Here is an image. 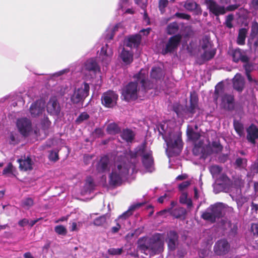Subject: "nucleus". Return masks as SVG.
<instances>
[{"label":"nucleus","instance_id":"1","mask_svg":"<svg viewBox=\"0 0 258 258\" xmlns=\"http://www.w3.org/2000/svg\"><path fill=\"white\" fill-rule=\"evenodd\" d=\"M141 156L142 157L143 164L149 172L154 170V162L152 152L147 148L145 144H143L139 147L135 155H130L133 158L134 156ZM129 155H119L112 168V171L109 175V183L112 185H119L126 178L128 173L129 167L131 165L128 162Z\"/></svg>","mask_w":258,"mask_h":258},{"label":"nucleus","instance_id":"2","mask_svg":"<svg viewBox=\"0 0 258 258\" xmlns=\"http://www.w3.org/2000/svg\"><path fill=\"white\" fill-rule=\"evenodd\" d=\"M148 72V69H142L138 74L134 76L136 82H131L122 89V96L124 100L129 101L137 98L138 92L140 90L138 88L139 83L142 85L144 89H148L153 87L152 85H150V84L147 85L148 82L146 81Z\"/></svg>","mask_w":258,"mask_h":258},{"label":"nucleus","instance_id":"3","mask_svg":"<svg viewBox=\"0 0 258 258\" xmlns=\"http://www.w3.org/2000/svg\"><path fill=\"white\" fill-rule=\"evenodd\" d=\"M168 124L164 123L161 125V128L163 133L160 131L162 134L163 138L166 143L167 148L166 153L168 156L171 157L175 155H178L181 152L182 144L181 139V135L179 133H174L171 129H166Z\"/></svg>","mask_w":258,"mask_h":258},{"label":"nucleus","instance_id":"4","mask_svg":"<svg viewBox=\"0 0 258 258\" xmlns=\"http://www.w3.org/2000/svg\"><path fill=\"white\" fill-rule=\"evenodd\" d=\"M215 93L218 95L220 99V105L221 107L232 110L234 107L233 96L224 93V89L222 83H219L215 87Z\"/></svg>","mask_w":258,"mask_h":258},{"label":"nucleus","instance_id":"5","mask_svg":"<svg viewBox=\"0 0 258 258\" xmlns=\"http://www.w3.org/2000/svg\"><path fill=\"white\" fill-rule=\"evenodd\" d=\"M225 206L222 203H217L210 206L205 212L202 214L203 219L210 222H214L216 218H219L224 210Z\"/></svg>","mask_w":258,"mask_h":258},{"label":"nucleus","instance_id":"6","mask_svg":"<svg viewBox=\"0 0 258 258\" xmlns=\"http://www.w3.org/2000/svg\"><path fill=\"white\" fill-rule=\"evenodd\" d=\"M202 48L204 52L202 57L206 60H209L214 57L215 54V50L212 48L209 38L206 36L201 41Z\"/></svg>","mask_w":258,"mask_h":258},{"label":"nucleus","instance_id":"7","mask_svg":"<svg viewBox=\"0 0 258 258\" xmlns=\"http://www.w3.org/2000/svg\"><path fill=\"white\" fill-rule=\"evenodd\" d=\"M153 240V246L152 247V251L148 247H143L142 248V252H144L146 255L153 254L156 253L157 251H160L163 246V236L160 234H157L154 235Z\"/></svg>","mask_w":258,"mask_h":258},{"label":"nucleus","instance_id":"8","mask_svg":"<svg viewBox=\"0 0 258 258\" xmlns=\"http://www.w3.org/2000/svg\"><path fill=\"white\" fill-rule=\"evenodd\" d=\"M140 204H137L132 206L130 209L121 215H120L116 220L117 225L116 226L112 228V231L114 233L117 232L119 229L121 227V224H124L126 222V219L132 214V211L137 207H139Z\"/></svg>","mask_w":258,"mask_h":258},{"label":"nucleus","instance_id":"9","mask_svg":"<svg viewBox=\"0 0 258 258\" xmlns=\"http://www.w3.org/2000/svg\"><path fill=\"white\" fill-rule=\"evenodd\" d=\"M17 127L19 132L23 136H27L32 131L31 121L26 118L18 119Z\"/></svg>","mask_w":258,"mask_h":258},{"label":"nucleus","instance_id":"10","mask_svg":"<svg viewBox=\"0 0 258 258\" xmlns=\"http://www.w3.org/2000/svg\"><path fill=\"white\" fill-rule=\"evenodd\" d=\"M118 95L113 91H108L102 96V104L107 107H112L116 103Z\"/></svg>","mask_w":258,"mask_h":258},{"label":"nucleus","instance_id":"11","mask_svg":"<svg viewBox=\"0 0 258 258\" xmlns=\"http://www.w3.org/2000/svg\"><path fill=\"white\" fill-rule=\"evenodd\" d=\"M86 71L92 72L95 74H99V77H101L100 69L94 58H90L84 63L82 72L85 74Z\"/></svg>","mask_w":258,"mask_h":258},{"label":"nucleus","instance_id":"12","mask_svg":"<svg viewBox=\"0 0 258 258\" xmlns=\"http://www.w3.org/2000/svg\"><path fill=\"white\" fill-rule=\"evenodd\" d=\"M181 39V37L179 35H176L171 37L167 43L165 48L162 50V53L166 54L168 52L174 51L177 48Z\"/></svg>","mask_w":258,"mask_h":258},{"label":"nucleus","instance_id":"13","mask_svg":"<svg viewBox=\"0 0 258 258\" xmlns=\"http://www.w3.org/2000/svg\"><path fill=\"white\" fill-rule=\"evenodd\" d=\"M229 249V244L225 239H222L217 241L214 246V251L217 255H223L226 254Z\"/></svg>","mask_w":258,"mask_h":258},{"label":"nucleus","instance_id":"14","mask_svg":"<svg viewBox=\"0 0 258 258\" xmlns=\"http://www.w3.org/2000/svg\"><path fill=\"white\" fill-rule=\"evenodd\" d=\"M206 4L210 12L216 16L223 15L226 12L224 7L218 5L216 2L213 1H207Z\"/></svg>","mask_w":258,"mask_h":258},{"label":"nucleus","instance_id":"15","mask_svg":"<svg viewBox=\"0 0 258 258\" xmlns=\"http://www.w3.org/2000/svg\"><path fill=\"white\" fill-rule=\"evenodd\" d=\"M45 102L40 99L33 103L30 108V111L32 116H36L42 113L44 110Z\"/></svg>","mask_w":258,"mask_h":258},{"label":"nucleus","instance_id":"16","mask_svg":"<svg viewBox=\"0 0 258 258\" xmlns=\"http://www.w3.org/2000/svg\"><path fill=\"white\" fill-rule=\"evenodd\" d=\"M112 54L113 52L112 49L111 48H109L107 45L102 47L100 55L102 62L105 64L109 63L111 60Z\"/></svg>","mask_w":258,"mask_h":258},{"label":"nucleus","instance_id":"17","mask_svg":"<svg viewBox=\"0 0 258 258\" xmlns=\"http://www.w3.org/2000/svg\"><path fill=\"white\" fill-rule=\"evenodd\" d=\"M19 163V167L24 171L31 170L33 168V162L30 157H24L23 159L18 160Z\"/></svg>","mask_w":258,"mask_h":258},{"label":"nucleus","instance_id":"18","mask_svg":"<svg viewBox=\"0 0 258 258\" xmlns=\"http://www.w3.org/2000/svg\"><path fill=\"white\" fill-rule=\"evenodd\" d=\"M141 37L140 35L137 34L126 38L124 40V44L129 47H137L140 43Z\"/></svg>","mask_w":258,"mask_h":258},{"label":"nucleus","instance_id":"19","mask_svg":"<svg viewBox=\"0 0 258 258\" xmlns=\"http://www.w3.org/2000/svg\"><path fill=\"white\" fill-rule=\"evenodd\" d=\"M48 112L53 115H57L60 111L59 105L55 98L50 99L47 105Z\"/></svg>","mask_w":258,"mask_h":258},{"label":"nucleus","instance_id":"20","mask_svg":"<svg viewBox=\"0 0 258 258\" xmlns=\"http://www.w3.org/2000/svg\"><path fill=\"white\" fill-rule=\"evenodd\" d=\"M232 56L233 61L235 62H237L239 60L242 62H246L248 60L245 52L239 48L233 50L232 51Z\"/></svg>","mask_w":258,"mask_h":258},{"label":"nucleus","instance_id":"21","mask_svg":"<svg viewBox=\"0 0 258 258\" xmlns=\"http://www.w3.org/2000/svg\"><path fill=\"white\" fill-rule=\"evenodd\" d=\"M130 7V3L128 0H120L119 9L123 14H133L134 13V9Z\"/></svg>","mask_w":258,"mask_h":258},{"label":"nucleus","instance_id":"22","mask_svg":"<svg viewBox=\"0 0 258 258\" xmlns=\"http://www.w3.org/2000/svg\"><path fill=\"white\" fill-rule=\"evenodd\" d=\"M234 88L238 91H241L244 87V79L239 74H237L233 79Z\"/></svg>","mask_w":258,"mask_h":258},{"label":"nucleus","instance_id":"23","mask_svg":"<svg viewBox=\"0 0 258 258\" xmlns=\"http://www.w3.org/2000/svg\"><path fill=\"white\" fill-rule=\"evenodd\" d=\"M247 140L251 142L254 143L255 139L258 138V129L254 125H250L247 130Z\"/></svg>","mask_w":258,"mask_h":258},{"label":"nucleus","instance_id":"24","mask_svg":"<svg viewBox=\"0 0 258 258\" xmlns=\"http://www.w3.org/2000/svg\"><path fill=\"white\" fill-rule=\"evenodd\" d=\"M133 53L130 50L123 48L120 54V57L125 64H129L133 61Z\"/></svg>","mask_w":258,"mask_h":258},{"label":"nucleus","instance_id":"25","mask_svg":"<svg viewBox=\"0 0 258 258\" xmlns=\"http://www.w3.org/2000/svg\"><path fill=\"white\" fill-rule=\"evenodd\" d=\"M177 236L174 231H171L168 234V245L170 250H173L175 248Z\"/></svg>","mask_w":258,"mask_h":258},{"label":"nucleus","instance_id":"26","mask_svg":"<svg viewBox=\"0 0 258 258\" xmlns=\"http://www.w3.org/2000/svg\"><path fill=\"white\" fill-rule=\"evenodd\" d=\"M109 159L107 156L102 157L98 164L97 169L100 172H103L108 169Z\"/></svg>","mask_w":258,"mask_h":258},{"label":"nucleus","instance_id":"27","mask_svg":"<svg viewBox=\"0 0 258 258\" xmlns=\"http://www.w3.org/2000/svg\"><path fill=\"white\" fill-rule=\"evenodd\" d=\"M79 94L83 97V99L86 98L89 94V86L87 83H83L78 88H76Z\"/></svg>","mask_w":258,"mask_h":258},{"label":"nucleus","instance_id":"28","mask_svg":"<svg viewBox=\"0 0 258 258\" xmlns=\"http://www.w3.org/2000/svg\"><path fill=\"white\" fill-rule=\"evenodd\" d=\"M135 134L129 129L124 130L121 134V137L124 140L127 142H131L134 139Z\"/></svg>","mask_w":258,"mask_h":258},{"label":"nucleus","instance_id":"29","mask_svg":"<svg viewBox=\"0 0 258 258\" xmlns=\"http://www.w3.org/2000/svg\"><path fill=\"white\" fill-rule=\"evenodd\" d=\"M247 29L242 28L239 30V34L237 38V43L239 45H243L244 43L246 35L247 33Z\"/></svg>","mask_w":258,"mask_h":258},{"label":"nucleus","instance_id":"30","mask_svg":"<svg viewBox=\"0 0 258 258\" xmlns=\"http://www.w3.org/2000/svg\"><path fill=\"white\" fill-rule=\"evenodd\" d=\"M122 25L121 23H119L114 26L113 28H110V30H108L107 32L108 34H106L105 39H111L114 35V33L117 31L118 29L122 28Z\"/></svg>","mask_w":258,"mask_h":258},{"label":"nucleus","instance_id":"31","mask_svg":"<svg viewBox=\"0 0 258 258\" xmlns=\"http://www.w3.org/2000/svg\"><path fill=\"white\" fill-rule=\"evenodd\" d=\"M33 204V200L31 198H27L22 201L21 206L23 208L28 210Z\"/></svg>","mask_w":258,"mask_h":258},{"label":"nucleus","instance_id":"32","mask_svg":"<svg viewBox=\"0 0 258 258\" xmlns=\"http://www.w3.org/2000/svg\"><path fill=\"white\" fill-rule=\"evenodd\" d=\"M162 76V69L160 68L154 67L152 69L151 77L156 80L161 78Z\"/></svg>","mask_w":258,"mask_h":258},{"label":"nucleus","instance_id":"33","mask_svg":"<svg viewBox=\"0 0 258 258\" xmlns=\"http://www.w3.org/2000/svg\"><path fill=\"white\" fill-rule=\"evenodd\" d=\"M198 97L197 96L194 94L191 95L190 96V112L194 113L195 112V109L198 108Z\"/></svg>","mask_w":258,"mask_h":258},{"label":"nucleus","instance_id":"34","mask_svg":"<svg viewBox=\"0 0 258 258\" xmlns=\"http://www.w3.org/2000/svg\"><path fill=\"white\" fill-rule=\"evenodd\" d=\"M3 173L9 176H15V169L12 163H9L8 166L4 169Z\"/></svg>","mask_w":258,"mask_h":258},{"label":"nucleus","instance_id":"35","mask_svg":"<svg viewBox=\"0 0 258 258\" xmlns=\"http://www.w3.org/2000/svg\"><path fill=\"white\" fill-rule=\"evenodd\" d=\"M83 99L76 88L73 95L71 97L72 101L74 103H78Z\"/></svg>","mask_w":258,"mask_h":258},{"label":"nucleus","instance_id":"36","mask_svg":"<svg viewBox=\"0 0 258 258\" xmlns=\"http://www.w3.org/2000/svg\"><path fill=\"white\" fill-rule=\"evenodd\" d=\"M55 232L61 235H66L67 233V228L62 225H57L54 227Z\"/></svg>","mask_w":258,"mask_h":258},{"label":"nucleus","instance_id":"37","mask_svg":"<svg viewBox=\"0 0 258 258\" xmlns=\"http://www.w3.org/2000/svg\"><path fill=\"white\" fill-rule=\"evenodd\" d=\"M106 222V216L103 215L96 218L93 222V224L96 226H101Z\"/></svg>","mask_w":258,"mask_h":258},{"label":"nucleus","instance_id":"38","mask_svg":"<svg viewBox=\"0 0 258 258\" xmlns=\"http://www.w3.org/2000/svg\"><path fill=\"white\" fill-rule=\"evenodd\" d=\"M107 132L110 134H113L117 133L119 131L118 126L114 123H110L107 127Z\"/></svg>","mask_w":258,"mask_h":258},{"label":"nucleus","instance_id":"39","mask_svg":"<svg viewBox=\"0 0 258 258\" xmlns=\"http://www.w3.org/2000/svg\"><path fill=\"white\" fill-rule=\"evenodd\" d=\"M178 30V25L176 23H173L169 24L167 28V31L168 34H172L177 32Z\"/></svg>","mask_w":258,"mask_h":258},{"label":"nucleus","instance_id":"40","mask_svg":"<svg viewBox=\"0 0 258 258\" xmlns=\"http://www.w3.org/2000/svg\"><path fill=\"white\" fill-rule=\"evenodd\" d=\"M234 128L237 134L239 136H243L244 135V128L243 125L239 123H235Z\"/></svg>","mask_w":258,"mask_h":258},{"label":"nucleus","instance_id":"41","mask_svg":"<svg viewBox=\"0 0 258 258\" xmlns=\"http://www.w3.org/2000/svg\"><path fill=\"white\" fill-rule=\"evenodd\" d=\"M197 5L194 2L188 1L187 2L185 5V8L188 11H192L197 8Z\"/></svg>","mask_w":258,"mask_h":258},{"label":"nucleus","instance_id":"42","mask_svg":"<svg viewBox=\"0 0 258 258\" xmlns=\"http://www.w3.org/2000/svg\"><path fill=\"white\" fill-rule=\"evenodd\" d=\"M180 202L183 204H186L188 207L191 206V202L190 200L187 199V194L185 193H183L181 195L180 198Z\"/></svg>","mask_w":258,"mask_h":258},{"label":"nucleus","instance_id":"43","mask_svg":"<svg viewBox=\"0 0 258 258\" xmlns=\"http://www.w3.org/2000/svg\"><path fill=\"white\" fill-rule=\"evenodd\" d=\"M210 171L213 176L220 173L221 171V168L217 165L212 166L210 168Z\"/></svg>","mask_w":258,"mask_h":258},{"label":"nucleus","instance_id":"44","mask_svg":"<svg viewBox=\"0 0 258 258\" xmlns=\"http://www.w3.org/2000/svg\"><path fill=\"white\" fill-rule=\"evenodd\" d=\"M122 248H110L108 250V252L111 255H118L121 253Z\"/></svg>","mask_w":258,"mask_h":258},{"label":"nucleus","instance_id":"45","mask_svg":"<svg viewBox=\"0 0 258 258\" xmlns=\"http://www.w3.org/2000/svg\"><path fill=\"white\" fill-rule=\"evenodd\" d=\"M89 118V115L86 113L83 112L81 113L76 120V122L80 123L83 121Z\"/></svg>","mask_w":258,"mask_h":258},{"label":"nucleus","instance_id":"46","mask_svg":"<svg viewBox=\"0 0 258 258\" xmlns=\"http://www.w3.org/2000/svg\"><path fill=\"white\" fill-rule=\"evenodd\" d=\"M246 160L245 159L238 158L236 160V164L239 167H244L246 165Z\"/></svg>","mask_w":258,"mask_h":258},{"label":"nucleus","instance_id":"47","mask_svg":"<svg viewBox=\"0 0 258 258\" xmlns=\"http://www.w3.org/2000/svg\"><path fill=\"white\" fill-rule=\"evenodd\" d=\"M168 2L167 0H160L159 1V7L162 13L164 11V8L166 7Z\"/></svg>","mask_w":258,"mask_h":258},{"label":"nucleus","instance_id":"48","mask_svg":"<svg viewBox=\"0 0 258 258\" xmlns=\"http://www.w3.org/2000/svg\"><path fill=\"white\" fill-rule=\"evenodd\" d=\"M49 159L50 160L55 161L58 159V152L56 151H51L49 155Z\"/></svg>","mask_w":258,"mask_h":258},{"label":"nucleus","instance_id":"49","mask_svg":"<svg viewBox=\"0 0 258 258\" xmlns=\"http://www.w3.org/2000/svg\"><path fill=\"white\" fill-rule=\"evenodd\" d=\"M136 3L140 6L141 8L145 9L147 4V0H135Z\"/></svg>","mask_w":258,"mask_h":258},{"label":"nucleus","instance_id":"50","mask_svg":"<svg viewBox=\"0 0 258 258\" xmlns=\"http://www.w3.org/2000/svg\"><path fill=\"white\" fill-rule=\"evenodd\" d=\"M244 67H245V71H246L247 77V79H248V81H250V82L252 81L253 80H252L251 77L250 76V75L249 74V72H250V65L249 64H246L245 65Z\"/></svg>","mask_w":258,"mask_h":258},{"label":"nucleus","instance_id":"51","mask_svg":"<svg viewBox=\"0 0 258 258\" xmlns=\"http://www.w3.org/2000/svg\"><path fill=\"white\" fill-rule=\"evenodd\" d=\"M190 184V182L188 181H184L179 185V189L180 190H182L187 187H188Z\"/></svg>","mask_w":258,"mask_h":258},{"label":"nucleus","instance_id":"52","mask_svg":"<svg viewBox=\"0 0 258 258\" xmlns=\"http://www.w3.org/2000/svg\"><path fill=\"white\" fill-rule=\"evenodd\" d=\"M251 228L253 235L258 236V224H252Z\"/></svg>","mask_w":258,"mask_h":258},{"label":"nucleus","instance_id":"53","mask_svg":"<svg viewBox=\"0 0 258 258\" xmlns=\"http://www.w3.org/2000/svg\"><path fill=\"white\" fill-rule=\"evenodd\" d=\"M86 185L88 186V190H91L93 188V180L89 178L86 181Z\"/></svg>","mask_w":258,"mask_h":258},{"label":"nucleus","instance_id":"54","mask_svg":"<svg viewBox=\"0 0 258 258\" xmlns=\"http://www.w3.org/2000/svg\"><path fill=\"white\" fill-rule=\"evenodd\" d=\"M252 33L254 35L256 34L258 31V24L257 23H253L251 28Z\"/></svg>","mask_w":258,"mask_h":258},{"label":"nucleus","instance_id":"55","mask_svg":"<svg viewBox=\"0 0 258 258\" xmlns=\"http://www.w3.org/2000/svg\"><path fill=\"white\" fill-rule=\"evenodd\" d=\"M220 178H221V180H222L223 181V183H219V184H227L229 183V178L226 175H222L220 177Z\"/></svg>","mask_w":258,"mask_h":258},{"label":"nucleus","instance_id":"56","mask_svg":"<svg viewBox=\"0 0 258 258\" xmlns=\"http://www.w3.org/2000/svg\"><path fill=\"white\" fill-rule=\"evenodd\" d=\"M176 16L182 19L188 20L189 19V16L184 14V13H176Z\"/></svg>","mask_w":258,"mask_h":258},{"label":"nucleus","instance_id":"57","mask_svg":"<svg viewBox=\"0 0 258 258\" xmlns=\"http://www.w3.org/2000/svg\"><path fill=\"white\" fill-rule=\"evenodd\" d=\"M69 69H64V70H62L61 71H60L58 72H56L54 74V76H56V77H58V76H60L66 73H68L69 72Z\"/></svg>","mask_w":258,"mask_h":258},{"label":"nucleus","instance_id":"58","mask_svg":"<svg viewBox=\"0 0 258 258\" xmlns=\"http://www.w3.org/2000/svg\"><path fill=\"white\" fill-rule=\"evenodd\" d=\"M29 223V220L27 219H24L19 221V224L20 226L23 227L26 226Z\"/></svg>","mask_w":258,"mask_h":258},{"label":"nucleus","instance_id":"59","mask_svg":"<svg viewBox=\"0 0 258 258\" xmlns=\"http://www.w3.org/2000/svg\"><path fill=\"white\" fill-rule=\"evenodd\" d=\"M209 253V250L208 249H205V250H201L199 252V255L201 257H204Z\"/></svg>","mask_w":258,"mask_h":258},{"label":"nucleus","instance_id":"60","mask_svg":"<svg viewBox=\"0 0 258 258\" xmlns=\"http://www.w3.org/2000/svg\"><path fill=\"white\" fill-rule=\"evenodd\" d=\"M70 228H71V231H78V228L77 227V223L73 222L71 224Z\"/></svg>","mask_w":258,"mask_h":258},{"label":"nucleus","instance_id":"61","mask_svg":"<svg viewBox=\"0 0 258 258\" xmlns=\"http://www.w3.org/2000/svg\"><path fill=\"white\" fill-rule=\"evenodd\" d=\"M143 19H144V22L147 24H150L149 18V17H148V15H147V14L146 12H145V11L144 13Z\"/></svg>","mask_w":258,"mask_h":258},{"label":"nucleus","instance_id":"62","mask_svg":"<svg viewBox=\"0 0 258 258\" xmlns=\"http://www.w3.org/2000/svg\"><path fill=\"white\" fill-rule=\"evenodd\" d=\"M167 198V194H165L164 196L160 197L158 199V201L160 203H162L164 202L165 200H166Z\"/></svg>","mask_w":258,"mask_h":258},{"label":"nucleus","instance_id":"63","mask_svg":"<svg viewBox=\"0 0 258 258\" xmlns=\"http://www.w3.org/2000/svg\"><path fill=\"white\" fill-rule=\"evenodd\" d=\"M252 171L253 172V174L258 173V164H254L252 165Z\"/></svg>","mask_w":258,"mask_h":258},{"label":"nucleus","instance_id":"64","mask_svg":"<svg viewBox=\"0 0 258 258\" xmlns=\"http://www.w3.org/2000/svg\"><path fill=\"white\" fill-rule=\"evenodd\" d=\"M187 177V175H186V174H181V175H178V176L176 177V179H177V180H183V179H186Z\"/></svg>","mask_w":258,"mask_h":258}]
</instances>
